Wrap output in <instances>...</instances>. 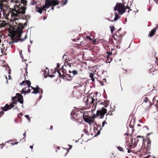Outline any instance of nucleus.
I'll return each mask as SVG.
<instances>
[{"instance_id":"1","label":"nucleus","mask_w":158,"mask_h":158,"mask_svg":"<svg viewBox=\"0 0 158 158\" xmlns=\"http://www.w3.org/2000/svg\"><path fill=\"white\" fill-rule=\"evenodd\" d=\"M107 110L104 107H102L99 110H97L96 114H94L93 117L88 116L85 117L84 115V118L85 122L91 124L94 122V118L96 117H99L100 118H102L104 117V115L106 114Z\"/></svg>"},{"instance_id":"2","label":"nucleus","mask_w":158,"mask_h":158,"mask_svg":"<svg viewBox=\"0 0 158 158\" xmlns=\"http://www.w3.org/2000/svg\"><path fill=\"white\" fill-rule=\"evenodd\" d=\"M59 3L58 0H46L44 5L42 7H39L36 6L35 10L37 12L41 14L42 13V10L49 8L51 6H54L57 5Z\"/></svg>"},{"instance_id":"3","label":"nucleus","mask_w":158,"mask_h":158,"mask_svg":"<svg viewBox=\"0 0 158 158\" xmlns=\"http://www.w3.org/2000/svg\"><path fill=\"white\" fill-rule=\"evenodd\" d=\"M114 10L117 11L119 15H122L126 11V8L124 5L121 3L116 4Z\"/></svg>"},{"instance_id":"4","label":"nucleus","mask_w":158,"mask_h":158,"mask_svg":"<svg viewBox=\"0 0 158 158\" xmlns=\"http://www.w3.org/2000/svg\"><path fill=\"white\" fill-rule=\"evenodd\" d=\"M151 140L148 138V139L147 141V147L148 148H142L140 151L139 150V155H140L139 157L143 156V155L146 154L147 153L148 148H150L151 147Z\"/></svg>"},{"instance_id":"5","label":"nucleus","mask_w":158,"mask_h":158,"mask_svg":"<svg viewBox=\"0 0 158 158\" xmlns=\"http://www.w3.org/2000/svg\"><path fill=\"white\" fill-rule=\"evenodd\" d=\"M86 104L90 105L91 104H92L93 103V109L92 110V113H93L95 111L94 109L96 108V105L97 104V102L96 101H95V100L92 98L91 97H88L86 101Z\"/></svg>"},{"instance_id":"6","label":"nucleus","mask_w":158,"mask_h":158,"mask_svg":"<svg viewBox=\"0 0 158 158\" xmlns=\"http://www.w3.org/2000/svg\"><path fill=\"white\" fill-rule=\"evenodd\" d=\"M142 100L143 101L142 104V106L145 109H147L150 106L152 105V103L148 98L145 96L142 98Z\"/></svg>"},{"instance_id":"7","label":"nucleus","mask_w":158,"mask_h":158,"mask_svg":"<svg viewBox=\"0 0 158 158\" xmlns=\"http://www.w3.org/2000/svg\"><path fill=\"white\" fill-rule=\"evenodd\" d=\"M16 99V97H12V102L9 105H8L7 104L4 107L2 108V110L5 111H7L8 109H10L14 106V105L16 104L17 102L15 101V99Z\"/></svg>"},{"instance_id":"8","label":"nucleus","mask_w":158,"mask_h":158,"mask_svg":"<svg viewBox=\"0 0 158 158\" xmlns=\"http://www.w3.org/2000/svg\"><path fill=\"white\" fill-rule=\"evenodd\" d=\"M27 86L25 88H23L22 89L21 93L22 94H25L26 93H28L30 92L31 90L30 89V88L32 87L30 85H31L27 84Z\"/></svg>"},{"instance_id":"9","label":"nucleus","mask_w":158,"mask_h":158,"mask_svg":"<svg viewBox=\"0 0 158 158\" xmlns=\"http://www.w3.org/2000/svg\"><path fill=\"white\" fill-rule=\"evenodd\" d=\"M57 72L59 74V76L61 78H63V77L64 75L66 74L65 70L62 68H61L60 69L58 70H57Z\"/></svg>"},{"instance_id":"10","label":"nucleus","mask_w":158,"mask_h":158,"mask_svg":"<svg viewBox=\"0 0 158 158\" xmlns=\"http://www.w3.org/2000/svg\"><path fill=\"white\" fill-rule=\"evenodd\" d=\"M158 28V25L154 27L153 29H152L149 32L148 36L149 37H152L155 34V32Z\"/></svg>"},{"instance_id":"11","label":"nucleus","mask_w":158,"mask_h":158,"mask_svg":"<svg viewBox=\"0 0 158 158\" xmlns=\"http://www.w3.org/2000/svg\"><path fill=\"white\" fill-rule=\"evenodd\" d=\"M16 98H17L18 101L21 104L23 103V97L22 95L19 93H17L16 94Z\"/></svg>"},{"instance_id":"12","label":"nucleus","mask_w":158,"mask_h":158,"mask_svg":"<svg viewBox=\"0 0 158 158\" xmlns=\"http://www.w3.org/2000/svg\"><path fill=\"white\" fill-rule=\"evenodd\" d=\"M31 88L33 90V91L32 92V93L36 94L39 93L40 88L39 87L38 85H36L35 88H34L32 86L31 87Z\"/></svg>"},{"instance_id":"13","label":"nucleus","mask_w":158,"mask_h":158,"mask_svg":"<svg viewBox=\"0 0 158 158\" xmlns=\"http://www.w3.org/2000/svg\"><path fill=\"white\" fill-rule=\"evenodd\" d=\"M73 76H71V75L66 74L64 75V76L63 77V78L64 79L68 81H71L72 79Z\"/></svg>"},{"instance_id":"14","label":"nucleus","mask_w":158,"mask_h":158,"mask_svg":"<svg viewBox=\"0 0 158 158\" xmlns=\"http://www.w3.org/2000/svg\"><path fill=\"white\" fill-rule=\"evenodd\" d=\"M69 73L71 74V75L72 76L73 75V76L76 75L78 73V71L75 70H73L72 71L69 70Z\"/></svg>"},{"instance_id":"15","label":"nucleus","mask_w":158,"mask_h":158,"mask_svg":"<svg viewBox=\"0 0 158 158\" xmlns=\"http://www.w3.org/2000/svg\"><path fill=\"white\" fill-rule=\"evenodd\" d=\"M27 84H28L29 85H31V83L30 81L27 80L26 81H23L20 84V85H26Z\"/></svg>"},{"instance_id":"16","label":"nucleus","mask_w":158,"mask_h":158,"mask_svg":"<svg viewBox=\"0 0 158 158\" xmlns=\"http://www.w3.org/2000/svg\"><path fill=\"white\" fill-rule=\"evenodd\" d=\"M138 136H137L136 138H134L133 139H132V141L133 143L134 142L135 145H137L138 141Z\"/></svg>"},{"instance_id":"17","label":"nucleus","mask_w":158,"mask_h":158,"mask_svg":"<svg viewBox=\"0 0 158 158\" xmlns=\"http://www.w3.org/2000/svg\"><path fill=\"white\" fill-rule=\"evenodd\" d=\"M6 24V23L4 21L0 20V27H4L5 26Z\"/></svg>"},{"instance_id":"18","label":"nucleus","mask_w":158,"mask_h":158,"mask_svg":"<svg viewBox=\"0 0 158 158\" xmlns=\"http://www.w3.org/2000/svg\"><path fill=\"white\" fill-rule=\"evenodd\" d=\"M120 17L118 15L117 13L115 12V18H114V21H117Z\"/></svg>"},{"instance_id":"19","label":"nucleus","mask_w":158,"mask_h":158,"mask_svg":"<svg viewBox=\"0 0 158 158\" xmlns=\"http://www.w3.org/2000/svg\"><path fill=\"white\" fill-rule=\"evenodd\" d=\"M89 77L92 81H95V77H94V74L93 73H90Z\"/></svg>"},{"instance_id":"20","label":"nucleus","mask_w":158,"mask_h":158,"mask_svg":"<svg viewBox=\"0 0 158 158\" xmlns=\"http://www.w3.org/2000/svg\"><path fill=\"white\" fill-rule=\"evenodd\" d=\"M2 0H0V10L2 11V8L4 6V4L3 3Z\"/></svg>"},{"instance_id":"21","label":"nucleus","mask_w":158,"mask_h":158,"mask_svg":"<svg viewBox=\"0 0 158 158\" xmlns=\"http://www.w3.org/2000/svg\"><path fill=\"white\" fill-rule=\"evenodd\" d=\"M19 40H15V41H12L9 42V44H11L15 42H18Z\"/></svg>"},{"instance_id":"22","label":"nucleus","mask_w":158,"mask_h":158,"mask_svg":"<svg viewBox=\"0 0 158 158\" xmlns=\"http://www.w3.org/2000/svg\"><path fill=\"white\" fill-rule=\"evenodd\" d=\"M25 117L27 118V119L28 121L29 122H31L30 118L29 117L28 115H25Z\"/></svg>"},{"instance_id":"23","label":"nucleus","mask_w":158,"mask_h":158,"mask_svg":"<svg viewBox=\"0 0 158 158\" xmlns=\"http://www.w3.org/2000/svg\"><path fill=\"white\" fill-rule=\"evenodd\" d=\"M110 31L111 33H112L113 31L115 30V27L114 26L110 27Z\"/></svg>"},{"instance_id":"24","label":"nucleus","mask_w":158,"mask_h":158,"mask_svg":"<svg viewBox=\"0 0 158 158\" xmlns=\"http://www.w3.org/2000/svg\"><path fill=\"white\" fill-rule=\"evenodd\" d=\"M36 2L34 0L31 1V4L32 5H36Z\"/></svg>"},{"instance_id":"25","label":"nucleus","mask_w":158,"mask_h":158,"mask_svg":"<svg viewBox=\"0 0 158 158\" xmlns=\"http://www.w3.org/2000/svg\"><path fill=\"white\" fill-rule=\"evenodd\" d=\"M104 103L105 104H106L105 106L106 107L109 104V101H106L104 102Z\"/></svg>"},{"instance_id":"26","label":"nucleus","mask_w":158,"mask_h":158,"mask_svg":"<svg viewBox=\"0 0 158 158\" xmlns=\"http://www.w3.org/2000/svg\"><path fill=\"white\" fill-rule=\"evenodd\" d=\"M107 123H106V121H103L102 123V127H104V126L105 125V124H106Z\"/></svg>"},{"instance_id":"27","label":"nucleus","mask_w":158,"mask_h":158,"mask_svg":"<svg viewBox=\"0 0 158 158\" xmlns=\"http://www.w3.org/2000/svg\"><path fill=\"white\" fill-rule=\"evenodd\" d=\"M67 56L66 55H64L63 57V59H64L65 61H66V60H67Z\"/></svg>"},{"instance_id":"28","label":"nucleus","mask_w":158,"mask_h":158,"mask_svg":"<svg viewBox=\"0 0 158 158\" xmlns=\"http://www.w3.org/2000/svg\"><path fill=\"white\" fill-rule=\"evenodd\" d=\"M60 64L59 63H57V66L55 69V70H57V69L60 68Z\"/></svg>"},{"instance_id":"29","label":"nucleus","mask_w":158,"mask_h":158,"mask_svg":"<svg viewBox=\"0 0 158 158\" xmlns=\"http://www.w3.org/2000/svg\"><path fill=\"white\" fill-rule=\"evenodd\" d=\"M118 150H119L120 151H123V149L122 148H121L120 147H118Z\"/></svg>"},{"instance_id":"30","label":"nucleus","mask_w":158,"mask_h":158,"mask_svg":"<svg viewBox=\"0 0 158 158\" xmlns=\"http://www.w3.org/2000/svg\"><path fill=\"white\" fill-rule=\"evenodd\" d=\"M27 38V34H26L25 35V37L23 39H21L20 40L23 41L24 40H25V39H26Z\"/></svg>"},{"instance_id":"31","label":"nucleus","mask_w":158,"mask_h":158,"mask_svg":"<svg viewBox=\"0 0 158 158\" xmlns=\"http://www.w3.org/2000/svg\"><path fill=\"white\" fill-rule=\"evenodd\" d=\"M156 100L155 99V98H153L152 99V101H153V103L154 104H155V101H156Z\"/></svg>"},{"instance_id":"32","label":"nucleus","mask_w":158,"mask_h":158,"mask_svg":"<svg viewBox=\"0 0 158 158\" xmlns=\"http://www.w3.org/2000/svg\"><path fill=\"white\" fill-rule=\"evenodd\" d=\"M67 0H65V2L63 3V4L62 5V6H64V5H66V4L67 3Z\"/></svg>"},{"instance_id":"33","label":"nucleus","mask_w":158,"mask_h":158,"mask_svg":"<svg viewBox=\"0 0 158 158\" xmlns=\"http://www.w3.org/2000/svg\"><path fill=\"white\" fill-rule=\"evenodd\" d=\"M86 38L87 39H89L90 40H92L91 39V37L89 36H87L86 37Z\"/></svg>"},{"instance_id":"34","label":"nucleus","mask_w":158,"mask_h":158,"mask_svg":"<svg viewBox=\"0 0 158 158\" xmlns=\"http://www.w3.org/2000/svg\"><path fill=\"white\" fill-rule=\"evenodd\" d=\"M0 114L2 115L4 114V112L2 111L0 112Z\"/></svg>"},{"instance_id":"35","label":"nucleus","mask_w":158,"mask_h":158,"mask_svg":"<svg viewBox=\"0 0 158 158\" xmlns=\"http://www.w3.org/2000/svg\"><path fill=\"white\" fill-rule=\"evenodd\" d=\"M100 131H98L97 133V135H98L100 134Z\"/></svg>"},{"instance_id":"36","label":"nucleus","mask_w":158,"mask_h":158,"mask_svg":"<svg viewBox=\"0 0 158 158\" xmlns=\"http://www.w3.org/2000/svg\"><path fill=\"white\" fill-rule=\"evenodd\" d=\"M40 92H41V94H42L43 93V90L42 89H40Z\"/></svg>"},{"instance_id":"37","label":"nucleus","mask_w":158,"mask_h":158,"mask_svg":"<svg viewBox=\"0 0 158 158\" xmlns=\"http://www.w3.org/2000/svg\"><path fill=\"white\" fill-rule=\"evenodd\" d=\"M154 1L156 3H158V0H154Z\"/></svg>"},{"instance_id":"38","label":"nucleus","mask_w":158,"mask_h":158,"mask_svg":"<svg viewBox=\"0 0 158 158\" xmlns=\"http://www.w3.org/2000/svg\"><path fill=\"white\" fill-rule=\"evenodd\" d=\"M69 147L70 149H71L72 148V146L71 145H69Z\"/></svg>"},{"instance_id":"39","label":"nucleus","mask_w":158,"mask_h":158,"mask_svg":"<svg viewBox=\"0 0 158 158\" xmlns=\"http://www.w3.org/2000/svg\"><path fill=\"white\" fill-rule=\"evenodd\" d=\"M145 141H147V140H146V139L145 140L144 139H143V142H144Z\"/></svg>"},{"instance_id":"40","label":"nucleus","mask_w":158,"mask_h":158,"mask_svg":"<svg viewBox=\"0 0 158 158\" xmlns=\"http://www.w3.org/2000/svg\"><path fill=\"white\" fill-rule=\"evenodd\" d=\"M156 105L157 106V104H158V100L156 101Z\"/></svg>"},{"instance_id":"41","label":"nucleus","mask_w":158,"mask_h":158,"mask_svg":"<svg viewBox=\"0 0 158 158\" xmlns=\"http://www.w3.org/2000/svg\"><path fill=\"white\" fill-rule=\"evenodd\" d=\"M30 148L31 149H32L33 148V146H30Z\"/></svg>"},{"instance_id":"42","label":"nucleus","mask_w":158,"mask_h":158,"mask_svg":"<svg viewBox=\"0 0 158 158\" xmlns=\"http://www.w3.org/2000/svg\"><path fill=\"white\" fill-rule=\"evenodd\" d=\"M68 65L69 66V67H71V64H70V63H68Z\"/></svg>"},{"instance_id":"43","label":"nucleus","mask_w":158,"mask_h":158,"mask_svg":"<svg viewBox=\"0 0 158 158\" xmlns=\"http://www.w3.org/2000/svg\"><path fill=\"white\" fill-rule=\"evenodd\" d=\"M14 109H17V110L18 111L19 110V109L18 108H17V107H16L15 108H14Z\"/></svg>"},{"instance_id":"44","label":"nucleus","mask_w":158,"mask_h":158,"mask_svg":"<svg viewBox=\"0 0 158 158\" xmlns=\"http://www.w3.org/2000/svg\"><path fill=\"white\" fill-rule=\"evenodd\" d=\"M127 149L128 150V151H127L128 153H130V151L128 149Z\"/></svg>"},{"instance_id":"45","label":"nucleus","mask_w":158,"mask_h":158,"mask_svg":"<svg viewBox=\"0 0 158 158\" xmlns=\"http://www.w3.org/2000/svg\"><path fill=\"white\" fill-rule=\"evenodd\" d=\"M118 32H117L116 33V36H118Z\"/></svg>"},{"instance_id":"46","label":"nucleus","mask_w":158,"mask_h":158,"mask_svg":"<svg viewBox=\"0 0 158 158\" xmlns=\"http://www.w3.org/2000/svg\"><path fill=\"white\" fill-rule=\"evenodd\" d=\"M23 135L24 136H25L26 135V132L23 133Z\"/></svg>"},{"instance_id":"47","label":"nucleus","mask_w":158,"mask_h":158,"mask_svg":"<svg viewBox=\"0 0 158 158\" xmlns=\"http://www.w3.org/2000/svg\"><path fill=\"white\" fill-rule=\"evenodd\" d=\"M108 54H109V55H110L112 54V52H109V53H108Z\"/></svg>"},{"instance_id":"48","label":"nucleus","mask_w":158,"mask_h":158,"mask_svg":"<svg viewBox=\"0 0 158 158\" xmlns=\"http://www.w3.org/2000/svg\"><path fill=\"white\" fill-rule=\"evenodd\" d=\"M67 153L65 154V156H66V155L67 153L68 152H69L68 149H67Z\"/></svg>"},{"instance_id":"49","label":"nucleus","mask_w":158,"mask_h":158,"mask_svg":"<svg viewBox=\"0 0 158 158\" xmlns=\"http://www.w3.org/2000/svg\"><path fill=\"white\" fill-rule=\"evenodd\" d=\"M151 70H152V69H149V72H152Z\"/></svg>"},{"instance_id":"50","label":"nucleus","mask_w":158,"mask_h":158,"mask_svg":"<svg viewBox=\"0 0 158 158\" xmlns=\"http://www.w3.org/2000/svg\"><path fill=\"white\" fill-rule=\"evenodd\" d=\"M54 7H52V8H51V9H52V10H54Z\"/></svg>"},{"instance_id":"51","label":"nucleus","mask_w":158,"mask_h":158,"mask_svg":"<svg viewBox=\"0 0 158 158\" xmlns=\"http://www.w3.org/2000/svg\"><path fill=\"white\" fill-rule=\"evenodd\" d=\"M28 51L29 52H31V51L30 50L29 48H28Z\"/></svg>"},{"instance_id":"52","label":"nucleus","mask_w":158,"mask_h":158,"mask_svg":"<svg viewBox=\"0 0 158 158\" xmlns=\"http://www.w3.org/2000/svg\"><path fill=\"white\" fill-rule=\"evenodd\" d=\"M125 21L126 22L127 21V19L126 18H125Z\"/></svg>"},{"instance_id":"53","label":"nucleus","mask_w":158,"mask_h":158,"mask_svg":"<svg viewBox=\"0 0 158 158\" xmlns=\"http://www.w3.org/2000/svg\"><path fill=\"white\" fill-rule=\"evenodd\" d=\"M125 135H126L127 136L128 135V133H126Z\"/></svg>"},{"instance_id":"54","label":"nucleus","mask_w":158,"mask_h":158,"mask_svg":"<svg viewBox=\"0 0 158 158\" xmlns=\"http://www.w3.org/2000/svg\"><path fill=\"white\" fill-rule=\"evenodd\" d=\"M8 77H9V79H10V75L8 76Z\"/></svg>"},{"instance_id":"55","label":"nucleus","mask_w":158,"mask_h":158,"mask_svg":"<svg viewBox=\"0 0 158 158\" xmlns=\"http://www.w3.org/2000/svg\"><path fill=\"white\" fill-rule=\"evenodd\" d=\"M50 127H51V128H50L51 129H52V126H51Z\"/></svg>"},{"instance_id":"56","label":"nucleus","mask_w":158,"mask_h":158,"mask_svg":"<svg viewBox=\"0 0 158 158\" xmlns=\"http://www.w3.org/2000/svg\"><path fill=\"white\" fill-rule=\"evenodd\" d=\"M46 19V18H45V17H44L43 19H44V20H45V19Z\"/></svg>"},{"instance_id":"57","label":"nucleus","mask_w":158,"mask_h":158,"mask_svg":"<svg viewBox=\"0 0 158 158\" xmlns=\"http://www.w3.org/2000/svg\"><path fill=\"white\" fill-rule=\"evenodd\" d=\"M30 43L31 44H32V41H31V40H30Z\"/></svg>"},{"instance_id":"58","label":"nucleus","mask_w":158,"mask_h":158,"mask_svg":"<svg viewBox=\"0 0 158 158\" xmlns=\"http://www.w3.org/2000/svg\"><path fill=\"white\" fill-rule=\"evenodd\" d=\"M8 73L9 74H10V71H8Z\"/></svg>"},{"instance_id":"59","label":"nucleus","mask_w":158,"mask_h":158,"mask_svg":"<svg viewBox=\"0 0 158 158\" xmlns=\"http://www.w3.org/2000/svg\"><path fill=\"white\" fill-rule=\"evenodd\" d=\"M110 115H112V114H110Z\"/></svg>"},{"instance_id":"60","label":"nucleus","mask_w":158,"mask_h":158,"mask_svg":"<svg viewBox=\"0 0 158 158\" xmlns=\"http://www.w3.org/2000/svg\"><path fill=\"white\" fill-rule=\"evenodd\" d=\"M22 107H23H23H24L23 106V105H22Z\"/></svg>"},{"instance_id":"61","label":"nucleus","mask_w":158,"mask_h":158,"mask_svg":"<svg viewBox=\"0 0 158 158\" xmlns=\"http://www.w3.org/2000/svg\"><path fill=\"white\" fill-rule=\"evenodd\" d=\"M156 59L157 61H158V58H157Z\"/></svg>"},{"instance_id":"62","label":"nucleus","mask_w":158,"mask_h":158,"mask_svg":"<svg viewBox=\"0 0 158 158\" xmlns=\"http://www.w3.org/2000/svg\"><path fill=\"white\" fill-rule=\"evenodd\" d=\"M139 138H141V136H139Z\"/></svg>"},{"instance_id":"63","label":"nucleus","mask_w":158,"mask_h":158,"mask_svg":"<svg viewBox=\"0 0 158 158\" xmlns=\"http://www.w3.org/2000/svg\"><path fill=\"white\" fill-rule=\"evenodd\" d=\"M120 29H121V28H120V29L118 30V31H120Z\"/></svg>"},{"instance_id":"64","label":"nucleus","mask_w":158,"mask_h":158,"mask_svg":"<svg viewBox=\"0 0 158 158\" xmlns=\"http://www.w3.org/2000/svg\"><path fill=\"white\" fill-rule=\"evenodd\" d=\"M157 110L158 111V107H157Z\"/></svg>"}]
</instances>
